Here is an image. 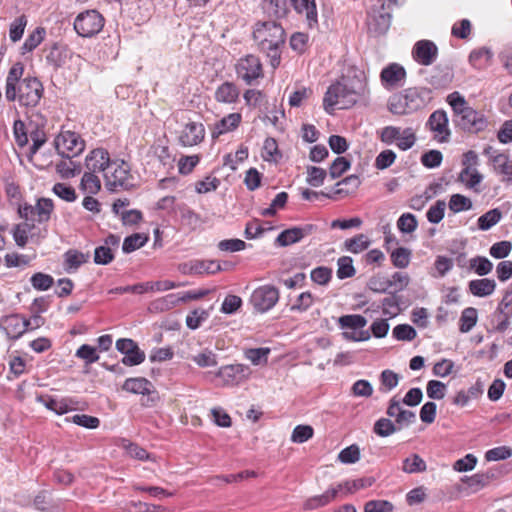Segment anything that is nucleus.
Masks as SVG:
<instances>
[{"label":"nucleus","instance_id":"61","mask_svg":"<svg viewBox=\"0 0 512 512\" xmlns=\"http://www.w3.org/2000/svg\"><path fill=\"white\" fill-rule=\"evenodd\" d=\"M26 25H27V18L25 15H21V16L17 17L11 23L10 29H9V37L12 42H17L22 38Z\"/></svg>","mask_w":512,"mask_h":512},{"label":"nucleus","instance_id":"44","mask_svg":"<svg viewBox=\"0 0 512 512\" xmlns=\"http://www.w3.org/2000/svg\"><path fill=\"white\" fill-rule=\"evenodd\" d=\"M391 15L389 13H379L372 16L370 30L377 35H382L387 32L390 27Z\"/></svg>","mask_w":512,"mask_h":512},{"label":"nucleus","instance_id":"6","mask_svg":"<svg viewBox=\"0 0 512 512\" xmlns=\"http://www.w3.org/2000/svg\"><path fill=\"white\" fill-rule=\"evenodd\" d=\"M235 70L237 77L249 86L254 85L258 79L264 77L263 67L259 57L252 54L240 58L236 64Z\"/></svg>","mask_w":512,"mask_h":512},{"label":"nucleus","instance_id":"11","mask_svg":"<svg viewBox=\"0 0 512 512\" xmlns=\"http://www.w3.org/2000/svg\"><path fill=\"white\" fill-rule=\"evenodd\" d=\"M456 128L468 133L477 134L487 127V120L484 115L475 109H471L462 119H453Z\"/></svg>","mask_w":512,"mask_h":512},{"label":"nucleus","instance_id":"38","mask_svg":"<svg viewBox=\"0 0 512 512\" xmlns=\"http://www.w3.org/2000/svg\"><path fill=\"white\" fill-rule=\"evenodd\" d=\"M220 271H222V265L216 260H197L190 267V272L198 274H215Z\"/></svg>","mask_w":512,"mask_h":512},{"label":"nucleus","instance_id":"21","mask_svg":"<svg viewBox=\"0 0 512 512\" xmlns=\"http://www.w3.org/2000/svg\"><path fill=\"white\" fill-rule=\"evenodd\" d=\"M340 495V487L331 486L323 494L307 499L304 503L305 510H315L324 507Z\"/></svg>","mask_w":512,"mask_h":512},{"label":"nucleus","instance_id":"45","mask_svg":"<svg viewBox=\"0 0 512 512\" xmlns=\"http://www.w3.org/2000/svg\"><path fill=\"white\" fill-rule=\"evenodd\" d=\"M469 268L479 276H485L492 271L493 263L484 256H476L469 260Z\"/></svg>","mask_w":512,"mask_h":512},{"label":"nucleus","instance_id":"13","mask_svg":"<svg viewBox=\"0 0 512 512\" xmlns=\"http://www.w3.org/2000/svg\"><path fill=\"white\" fill-rule=\"evenodd\" d=\"M406 77L404 67L398 63H390L380 73L381 83L385 88L402 86Z\"/></svg>","mask_w":512,"mask_h":512},{"label":"nucleus","instance_id":"51","mask_svg":"<svg viewBox=\"0 0 512 512\" xmlns=\"http://www.w3.org/2000/svg\"><path fill=\"white\" fill-rule=\"evenodd\" d=\"M31 285L38 291H46L54 284V278L43 272H36L30 278Z\"/></svg>","mask_w":512,"mask_h":512},{"label":"nucleus","instance_id":"58","mask_svg":"<svg viewBox=\"0 0 512 512\" xmlns=\"http://www.w3.org/2000/svg\"><path fill=\"white\" fill-rule=\"evenodd\" d=\"M75 356L79 359L84 360L86 365H90L99 360V355L97 353L96 348L88 344L81 345L76 350Z\"/></svg>","mask_w":512,"mask_h":512},{"label":"nucleus","instance_id":"7","mask_svg":"<svg viewBox=\"0 0 512 512\" xmlns=\"http://www.w3.org/2000/svg\"><path fill=\"white\" fill-rule=\"evenodd\" d=\"M54 142L57 153L66 159L78 156L85 149L84 140L72 131L61 132Z\"/></svg>","mask_w":512,"mask_h":512},{"label":"nucleus","instance_id":"28","mask_svg":"<svg viewBox=\"0 0 512 512\" xmlns=\"http://www.w3.org/2000/svg\"><path fill=\"white\" fill-rule=\"evenodd\" d=\"M450 108L453 112V119H462L473 109L465 97L458 91L450 93Z\"/></svg>","mask_w":512,"mask_h":512},{"label":"nucleus","instance_id":"50","mask_svg":"<svg viewBox=\"0 0 512 512\" xmlns=\"http://www.w3.org/2000/svg\"><path fill=\"white\" fill-rule=\"evenodd\" d=\"M179 303V294H168L151 303V309L155 311H168Z\"/></svg>","mask_w":512,"mask_h":512},{"label":"nucleus","instance_id":"10","mask_svg":"<svg viewBox=\"0 0 512 512\" xmlns=\"http://www.w3.org/2000/svg\"><path fill=\"white\" fill-rule=\"evenodd\" d=\"M46 51V63L51 66L54 71L64 67L74 55L68 45L63 43H53Z\"/></svg>","mask_w":512,"mask_h":512},{"label":"nucleus","instance_id":"9","mask_svg":"<svg viewBox=\"0 0 512 512\" xmlns=\"http://www.w3.org/2000/svg\"><path fill=\"white\" fill-rule=\"evenodd\" d=\"M116 349L124 355L121 362L126 366H136L145 361V353L133 339H118L116 341Z\"/></svg>","mask_w":512,"mask_h":512},{"label":"nucleus","instance_id":"43","mask_svg":"<svg viewBox=\"0 0 512 512\" xmlns=\"http://www.w3.org/2000/svg\"><path fill=\"white\" fill-rule=\"evenodd\" d=\"M492 57V52L486 48L481 47L473 50L469 55V62L477 69H481L488 65Z\"/></svg>","mask_w":512,"mask_h":512},{"label":"nucleus","instance_id":"63","mask_svg":"<svg viewBox=\"0 0 512 512\" xmlns=\"http://www.w3.org/2000/svg\"><path fill=\"white\" fill-rule=\"evenodd\" d=\"M360 459V449L356 444H352L338 454V460L343 464H354Z\"/></svg>","mask_w":512,"mask_h":512},{"label":"nucleus","instance_id":"36","mask_svg":"<svg viewBox=\"0 0 512 512\" xmlns=\"http://www.w3.org/2000/svg\"><path fill=\"white\" fill-rule=\"evenodd\" d=\"M478 320V312L474 307L465 308L459 319V330L461 333H468L476 325Z\"/></svg>","mask_w":512,"mask_h":512},{"label":"nucleus","instance_id":"24","mask_svg":"<svg viewBox=\"0 0 512 512\" xmlns=\"http://www.w3.org/2000/svg\"><path fill=\"white\" fill-rule=\"evenodd\" d=\"M495 479V474L492 471L484 473H476L471 477H463L461 480L467 484V488L471 493H476L481 489L487 487Z\"/></svg>","mask_w":512,"mask_h":512},{"label":"nucleus","instance_id":"35","mask_svg":"<svg viewBox=\"0 0 512 512\" xmlns=\"http://www.w3.org/2000/svg\"><path fill=\"white\" fill-rule=\"evenodd\" d=\"M371 244L370 239L365 234H357L352 238L345 240L344 248L345 250L358 254L366 250Z\"/></svg>","mask_w":512,"mask_h":512},{"label":"nucleus","instance_id":"54","mask_svg":"<svg viewBox=\"0 0 512 512\" xmlns=\"http://www.w3.org/2000/svg\"><path fill=\"white\" fill-rule=\"evenodd\" d=\"M338 269H337V277L339 279H346L353 277L356 273V270L353 266V260L349 256H342L337 261Z\"/></svg>","mask_w":512,"mask_h":512},{"label":"nucleus","instance_id":"15","mask_svg":"<svg viewBox=\"0 0 512 512\" xmlns=\"http://www.w3.org/2000/svg\"><path fill=\"white\" fill-rule=\"evenodd\" d=\"M0 329L9 339L17 340L25 333L23 317L19 314H11L0 319Z\"/></svg>","mask_w":512,"mask_h":512},{"label":"nucleus","instance_id":"23","mask_svg":"<svg viewBox=\"0 0 512 512\" xmlns=\"http://www.w3.org/2000/svg\"><path fill=\"white\" fill-rule=\"evenodd\" d=\"M496 285L497 284L494 279H474L468 283V290L472 295L484 298L494 293Z\"/></svg>","mask_w":512,"mask_h":512},{"label":"nucleus","instance_id":"12","mask_svg":"<svg viewBox=\"0 0 512 512\" xmlns=\"http://www.w3.org/2000/svg\"><path fill=\"white\" fill-rule=\"evenodd\" d=\"M437 46L430 40L417 41L412 49L413 59L423 65H431L437 58Z\"/></svg>","mask_w":512,"mask_h":512},{"label":"nucleus","instance_id":"2","mask_svg":"<svg viewBox=\"0 0 512 512\" xmlns=\"http://www.w3.org/2000/svg\"><path fill=\"white\" fill-rule=\"evenodd\" d=\"M365 84L358 76L351 78L342 76L331 84L323 98V108L326 113L333 115L336 106L339 109H349L357 103L359 95L364 93Z\"/></svg>","mask_w":512,"mask_h":512},{"label":"nucleus","instance_id":"5","mask_svg":"<svg viewBox=\"0 0 512 512\" xmlns=\"http://www.w3.org/2000/svg\"><path fill=\"white\" fill-rule=\"evenodd\" d=\"M44 92L41 81L36 77L24 78L17 87V98L19 104L25 107H36Z\"/></svg>","mask_w":512,"mask_h":512},{"label":"nucleus","instance_id":"17","mask_svg":"<svg viewBox=\"0 0 512 512\" xmlns=\"http://www.w3.org/2000/svg\"><path fill=\"white\" fill-rule=\"evenodd\" d=\"M249 374V367L243 364L226 365L219 369L217 376L221 378L226 385H232L240 382Z\"/></svg>","mask_w":512,"mask_h":512},{"label":"nucleus","instance_id":"33","mask_svg":"<svg viewBox=\"0 0 512 512\" xmlns=\"http://www.w3.org/2000/svg\"><path fill=\"white\" fill-rule=\"evenodd\" d=\"M54 210V204L50 198H39L34 206V217L39 223H46L50 220Z\"/></svg>","mask_w":512,"mask_h":512},{"label":"nucleus","instance_id":"41","mask_svg":"<svg viewBox=\"0 0 512 512\" xmlns=\"http://www.w3.org/2000/svg\"><path fill=\"white\" fill-rule=\"evenodd\" d=\"M302 240L297 226L283 230L276 238L275 244L280 247H287Z\"/></svg>","mask_w":512,"mask_h":512},{"label":"nucleus","instance_id":"20","mask_svg":"<svg viewBox=\"0 0 512 512\" xmlns=\"http://www.w3.org/2000/svg\"><path fill=\"white\" fill-rule=\"evenodd\" d=\"M483 178V175L477 169L463 167L456 181L463 184L467 189H470L475 193H480L482 191L480 184L483 181Z\"/></svg>","mask_w":512,"mask_h":512},{"label":"nucleus","instance_id":"60","mask_svg":"<svg viewBox=\"0 0 512 512\" xmlns=\"http://www.w3.org/2000/svg\"><path fill=\"white\" fill-rule=\"evenodd\" d=\"M209 317L208 311L204 309H194L186 317V325L191 330L198 329L202 322Z\"/></svg>","mask_w":512,"mask_h":512},{"label":"nucleus","instance_id":"1","mask_svg":"<svg viewBox=\"0 0 512 512\" xmlns=\"http://www.w3.org/2000/svg\"><path fill=\"white\" fill-rule=\"evenodd\" d=\"M252 34L260 51L269 59L271 67L278 68L286 42V33L282 25L276 21H258L253 27Z\"/></svg>","mask_w":512,"mask_h":512},{"label":"nucleus","instance_id":"27","mask_svg":"<svg viewBox=\"0 0 512 512\" xmlns=\"http://www.w3.org/2000/svg\"><path fill=\"white\" fill-rule=\"evenodd\" d=\"M241 114L231 113L218 121L212 131V137L217 138L220 135L236 129L241 122Z\"/></svg>","mask_w":512,"mask_h":512},{"label":"nucleus","instance_id":"57","mask_svg":"<svg viewBox=\"0 0 512 512\" xmlns=\"http://www.w3.org/2000/svg\"><path fill=\"white\" fill-rule=\"evenodd\" d=\"M327 176V172L325 169L309 166L307 167V183L312 187H319L324 183V180Z\"/></svg>","mask_w":512,"mask_h":512},{"label":"nucleus","instance_id":"26","mask_svg":"<svg viewBox=\"0 0 512 512\" xmlns=\"http://www.w3.org/2000/svg\"><path fill=\"white\" fill-rule=\"evenodd\" d=\"M239 97L237 86L229 81L222 83L215 91V99L217 102L231 104L235 103Z\"/></svg>","mask_w":512,"mask_h":512},{"label":"nucleus","instance_id":"62","mask_svg":"<svg viewBox=\"0 0 512 512\" xmlns=\"http://www.w3.org/2000/svg\"><path fill=\"white\" fill-rule=\"evenodd\" d=\"M392 334L399 341H412L417 336L416 330L409 324L395 326Z\"/></svg>","mask_w":512,"mask_h":512},{"label":"nucleus","instance_id":"30","mask_svg":"<svg viewBox=\"0 0 512 512\" xmlns=\"http://www.w3.org/2000/svg\"><path fill=\"white\" fill-rule=\"evenodd\" d=\"M64 259V269L71 273L77 271L82 264L86 263L89 255L75 249H69L65 252Z\"/></svg>","mask_w":512,"mask_h":512},{"label":"nucleus","instance_id":"56","mask_svg":"<svg viewBox=\"0 0 512 512\" xmlns=\"http://www.w3.org/2000/svg\"><path fill=\"white\" fill-rule=\"evenodd\" d=\"M45 29L36 28L24 41L22 45L23 53L33 51L44 39Z\"/></svg>","mask_w":512,"mask_h":512},{"label":"nucleus","instance_id":"52","mask_svg":"<svg viewBox=\"0 0 512 512\" xmlns=\"http://www.w3.org/2000/svg\"><path fill=\"white\" fill-rule=\"evenodd\" d=\"M472 207L473 204L470 198L459 193L450 196V211L459 213L471 210Z\"/></svg>","mask_w":512,"mask_h":512},{"label":"nucleus","instance_id":"8","mask_svg":"<svg viewBox=\"0 0 512 512\" xmlns=\"http://www.w3.org/2000/svg\"><path fill=\"white\" fill-rule=\"evenodd\" d=\"M279 300V290L273 285L256 288L250 298L253 308L259 313L271 310Z\"/></svg>","mask_w":512,"mask_h":512},{"label":"nucleus","instance_id":"31","mask_svg":"<svg viewBox=\"0 0 512 512\" xmlns=\"http://www.w3.org/2000/svg\"><path fill=\"white\" fill-rule=\"evenodd\" d=\"M153 388V384L143 377L128 378L125 380L122 389L133 394H142L143 396Z\"/></svg>","mask_w":512,"mask_h":512},{"label":"nucleus","instance_id":"16","mask_svg":"<svg viewBox=\"0 0 512 512\" xmlns=\"http://www.w3.org/2000/svg\"><path fill=\"white\" fill-rule=\"evenodd\" d=\"M205 136V128L202 123H187L179 136V142L183 146H194L202 142Z\"/></svg>","mask_w":512,"mask_h":512},{"label":"nucleus","instance_id":"18","mask_svg":"<svg viewBox=\"0 0 512 512\" xmlns=\"http://www.w3.org/2000/svg\"><path fill=\"white\" fill-rule=\"evenodd\" d=\"M24 72V66L21 62H16L9 70L6 78L5 97L9 102L17 98V87Z\"/></svg>","mask_w":512,"mask_h":512},{"label":"nucleus","instance_id":"59","mask_svg":"<svg viewBox=\"0 0 512 512\" xmlns=\"http://www.w3.org/2000/svg\"><path fill=\"white\" fill-rule=\"evenodd\" d=\"M411 252L404 247H398L391 253V261L397 268H406L410 263Z\"/></svg>","mask_w":512,"mask_h":512},{"label":"nucleus","instance_id":"53","mask_svg":"<svg viewBox=\"0 0 512 512\" xmlns=\"http://www.w3.org/2000/svg\"><path fill=\"white\" fill-rule=\"evenodd\" d=\"M351 167V161L346 157H337L329 167V175L332 179L341 177Z\"/></svg>","mask_w":512,"mask_h":512},{"label":"nucleus","instance_id":"42","mask_svg":"<svg viewBox=\"0 0 512 512\" xmlns=\"http://www.w3.org/2000/svg\"><path fill=\"white\" fill-rule=\"evenodd\" d=\"M502 218V212L498 208L491 209L481 215L478 220V228L482 231H487L496 225Z\"/></svg>","mask_w":512,"mask_h":512},{"label":"nucleus","instance_id":"55","mask_svg":"<svg viewBox=\"0 0 512 512\" xmlns=\"http://www.w3.org/2000/svg\"><path fill=\"white\" fill-rule=\"evenodd\" d=\"M81 188L91 194H96L101 189V182L94 172H85L81 179Z\"/></svg>","mask_w":512,"mask_h":512},{"label":"nucleus","instance_id":"29","mask_svg":"<svg viewBox=\"0 0 512 512\" xmlns=\"http://www.w3.org/2000/svg\"><path fill=\"white\" fill-rule=\"evenodd\" d=\"M450 108L453 112V119H462L473 109L465 97L458 91L450 93Z\"/></svg>","mask_w":512,"mask_h":512},{"label":"nucleus","instance_id":"48","mask_svg":"<svg viewBox=\"0 0 512 512\" xmlns=\"http://www.w3.org/2000/svg\"><path fill=\"white\" fill-rule=\"evenodd\" d=\"M270 351L267 347L249 348L244 351V355L253 365H261L267 363Z\"/></svg>","mask_w":512,"mask_h":512},{"label":"nucleus","instance_id":"25","mask_svg":"<svg viewBox=\"0 0 512 512\" xmlns=\"http://www.w3.org/2000/svg\"><path fill=\"white\" fill-rule=\"evenodd\" d=\"M374 483V477H363L354 480H346L345 482L338 483L335 487H340L339 497H344L348 494H353L360 489L371 487Z\"/></svg>","mask_w":512,"mask_h":512},{"label":"nucleus","instance_id":"3","mask_svg":"<svg viewBox=\"0 0 512 512\" xmlns=\"http://www.w3.org/2000/svg\"><path fill=\"white\" fill-rule=\"evenodd\" d=\"M131 167L124 160H112L111 166L104 173L105 185L109 191L117 189L128 190L132 184L129 182L131 178Z\"/></svg>","mask_w":512,"mask_h":512},{"label":"nucleus","instance_id":"47","mask_svg":"<svg viewBox=\"0 0 512 512\" xmlns=\"http://www.w3.org/2000/svg\"><path fill=\"white\" fill-rule=\"evenodd\" d=\"M400 430L390 419L380 418L373 426V432L380 437H388Z\"/></svg>","mask_w":512,"mask_h":512},{"label":"nucleus","instance_id":"19","mask_svg":"<svg viewBox=\"0 0 512 512\" xmlns=\"http://www.w3.org/2000/svg\"><path fill=\"white\" fill-rule=\"evenodd\" d=\"M403 95L407 101L408 109L411 112L425 106L427 100L430 99V90L425 88H408L405 89Z\"/></svg>","mask_w":512,"mask_h":512},{"label":"nucleus","instance_id":"4","mask_svg":"<svg viewBox=\"0 0 512 512\" xmlns=\"http://www.w3.org/2000/svg\"><path fill=\"white\" fill-rule=\"evenodd\" d=\"M104 17L94 9L79 13L74 20V30L85 38L97 35L104 27Z\"/></svg>","mask_w":512,"mask_h":512},{"label":"nucleus","instance_id":"39","mask_svg":"<svg viewBox=\"0 0 512 512\" xmlns=\"http://www.w3.org/2000/svg\"><path fill=\"white\" fill-rule=\"evenodd\" d=\"M426 469V462L418 454H412L402 462V471L408 474L421 473Z\"/></svg>","mask_w":512,"mask_h":512},{"label":"nucleus","instance_id":"46","mask_svg":"<svg viewBox=\"0 0 512 512\" xmlns=\"http://www.w3.org/2000/svg\"><path fill=\"white\" fill-rule=\"evenodd\" d=\"M388 109L391 113L396 115L411 113L410 109H408L407 101L402 92L390 97L388 101Z\"/></svg>","mask_w":512,"mask_h":512},{"label":"nucleus","instance_id":"34","mask_svg":"<svg viewBox=\"0 0 512 512\" xmlns=\"http://www.w3.org/2000/svg\"><path fill=\"white\" fill-rule=\"evenodd\" d=\"M338 325L341 329L359 330L367 325V319L360 314H348L338 318Z\"/></svg>","mask_w":512,"mask_h":512},{"label":"nucleus","instance_id":"37","mask_svg":"<svg viewBox=\"0 0 512 512\" xmlns=\"http://www.w3.org/2000/svg\"><path fill=\"white\" fill-rule=\"evenodd\" d=\"M447 123L448 117L446 111L443 109H439L434 111L430 115L427 121V126L434 132H446V134H448V130L446 129Z\"/></svg>","mask_w":512,"mask_h":512},{"label":"nucleus","instance_id":"49","mask_svg":"<svg viewBox=\"0 0 512 512\" xmlns=\"http://www.w3.org/2000/svg\"><path fill=\"white\" fill-rule=\"evenodd\" d=\"M34 505L40 511L58 512L57 505L47 491H41L35 496Z\"/></svg>","mask_w":512,"mask_h":512},{"label":"nucleus","instance_id":"64","mask_svg":"<svg viewBox=\"0 0 512 512\" xmlns=\"http://www.w3.org/2000/svg\"><path fill=\"white\" fill-rule=\"evenodd\" d=\"M394 506L387 500H370L364 505V512H392Z\"/></svg>","mask_w":512,"mask_h":512},{"label":"nucleus","instance_id":"40","mask_svg":"<svg viewBox=\"0 0 512 512\" xmlns=\"http://www.w3.org/2000/svg\"><path fill=\"white\" fill-rule=\"evenodd\" d=\"M149 240V237L143 233H134L127 236L122 244V251L129 254L141 247H143Z\"/></svg>","mask_w":512,"mask_h":512},{"label":"nucleus","instance_id":"14","mask_svg":"<svg viewBox=\"0 0 512 512\" xmlns=\"http://www.w3.org/2000/svg\"><path fill=\"white\" fill-rule=\"evenodd\" d=\"M109 153L104 148L93 149L85 159V166L89 172H104L111 166Z\"/></svg>","mask_w":512,"mask_h":512},{"label":"nucleus","instance_id":"22","mask_svg":"<svg viewBox=\"0 0 512 512\" xmlns=\"http://www.w3.org/2000/svg\"><path fill=\"white\" fill-rule=\"evenodd\" d=\"M292 7L298 14H305L307 26L310 29L318 26V13L315 0H299Z\"/></svg>","mask_w":512,"mask_h":512},{"label":"nucleus","instance_id":"32","mask_svg":"<svg viewBox=\"0 0 512 512\" xmlns=\"http://www.w3.org/2000/svg\"><path fill=\"white\" fill-rule=\"evenodd\" d=\"M43 403L45 407L48 408L49 410L55 412L58 415H62L76 409L75 404L77 402L70 398L57 400L52 397H48L46 400L43 401Z\"/></svg>","mask_w":512,"mask_h":512}]
</instances>
